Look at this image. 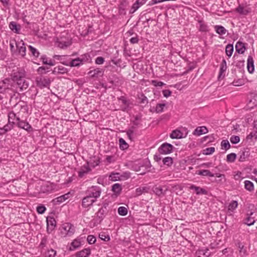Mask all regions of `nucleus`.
<instances>
[{
	"label": "nucleus",
	"instance_id": "nucleus-1",
	"mask_svg": "<svg viewBox=\"0 0 257 257\" xmlns=\"http://www.w3.org/2000/svg\"><path fill=\"white\" fill-rule=\"evenodd\" d=\"M60 233L62 236H71L75 232V226L70 223L66 222L63 223L60 228Z\"/></svg>",
	"mask_w": 257,
	"mask_h": 257
},
{
	"label": "nucleus",
	"instance_id": "nucleus-2",
	"mask_svg": "<svg viewBox=\"0 0 257 257\" xmlns=\"http://www.w3.org/2000/svg\"><path fill=\"white\" fill-rule=\"evenodd\" d=\"M85 193L92 198L95 199L96 201L97 198H99L100 196L101 189L99 186H92L87 188Z\"/></svg>",
	"mask_w": 257,
	"mask_h": 257
},
{
	"label": "nucleus",
	"instance_id": "nucleus-3",
	"mask_svg": "<svg viewBox=\"0 0 257 257\" xmlns=\"http://www.w3.org/2000/svg\"><path fill=\"white\" fill-rule=\"evenodd\" d=\"M56 43L58 47L66 49L72 44V41L69 37L62 35L60 38H57Z\"/></svg>",
	"mask_w": 257,
	"mask_h": 257
},
{
	"label": "nucleus",
	"instance_id": "nucleus-4",
	"mask_svg": "<svg viewBox=\"0 0 257 257\" xmlns=\"http://www.w3.org/2000/svg\"><path fill=\"white\" fill-rule=\"evenodd\" d=\"M257 216L255 209H251L247 211L246 217L244 219V223L248 226L253 225L255 222V218Z\"/></svg>",
	"mask_w": 257,
	"mask_h": 257
},
{
	"label": "nucleus",
	"instance_id": "nucleus-5",
	"mask_svg": "<svg viewBox=\"0 0 257 257\" xmlns=\"http://www.w3.org/2000/svg\"><path fill=\"white\" fill-rule=\"evenodd\" d=\"M36 83L37 85L40 88L49 87L51 80L49 78L43 76L37 77L36 78Z\"/></svg>",
	"mask_w": 257,
	"mask_h": 257
},
{
	"label": "nucleus",
	"instance_id": "nucleus-6",
	"mask_svg": "<svg viewBox=\"0 0 257 257\" xmlns=\"http://www.w3.org/2000/svg\"><path fill=\"white\" fill-rule=\"evenodd\" d=\"M16 121L17 122L15 123L18 127L23 129L28 132L33 131L32 126L26 120H21L20 117H17Z\"/></svg>",
	"mask_w": 257,
	"mask_h": 257
},
{
	"label": "nucleus",
	"instance_id": "nucleus-7",
	"mask_svg": "<svg viewBox=\"0 0 257 257\" xmlns=\"http://www.w3.org/2000/svg\"><path fill=\"white\" fill-rule=\"evenodd\" d=\"M173 146L169 143H165L161 145L158 149V151L161 154L166 155L172 152Z\"/></svg>",
	"mask_w": 257,
	"mask_h": 257
},
{
	"label": "nucleus",
	"instance_id": "nucleus-8",
	"mask_svg": "<svg viewBox=\"0 0 257 257\" xmlns=\"http://www.w3.org/2000/svg\"><path fill=\"white\" fill-rule=\"evenodd\" d=\"M26 72L22 68H18L16 70H14L12 74L13 80H16L20 78H25Z\"/></svg>",
	"mask_w": 257,
	"mask_h": 257
},
{
	"label": "nucleus",
	"instance_id": "nucleus-9",
	"mask_svg": "<svg viewBox=\"0 0 257 257\" xmlns=\"http://www.w3.org/2000/svg\"><path fill=\"white\" fill-rule=\"evenodd\" d=\"M15 44L16 45L17 50L18 54L22 57H24L26 55V48L25 44L22 40L15 42Z\"/></svg>",
	"mask_w": 257,
	"mask_h": 257
},
{
	"label": "nucleus",
	"instance_id": "nucleus-10",
	"mask_svg": "<svg viewBox=\"0 0 257 257\" xmlns=\"http://www.w3.org/2000/svg\"><path fill=\"white\" fill-rule=\"evenodd\" d=\"M183 131H184L185 132V134H184L182 131H181L179 130H174L170 134V138L172 139H181L185 138L187 134V133L186 132V129L183 128Z\"/></svg>",
	"mask_w": 257,
	"mask_h": 257
},
{
	"label": "nucleus",
	"instance_id": "nucleus-11",
	"mask_svg": "<svg viewBox=\"0 0 257 257\" xmlns=\"http://www.w3.org/2000/svg\"><path fill=\"white\" fill-rule=\"evenodd\" d=\"M236 12L240 15H246L250 13L251 9L247 5H239L237 8H236Z\"/></svg>",
	"mask_w": 257,
	"mask_h": 257
},
{
	"label": "nucleus",
	"instance_id": "nucleus-12",
	"mask_svg": "<svg viewBox=\"0 0 257 257\" xmlns=\"http://www.w3.org/2000/svg\"><path fill=\"white\" fill-rule=\"evenodd\" d=\"M168 190V187L166 185L155 187L153 189L154 193H155L158 196L164 195Z\"/></svg>",
	"mask_w": 257,
	"mask_h": 257
},
{
	"label": "nucleus",
	"instance_id": "nucleus-13",
	"mask_svg": "<svg viewBox=\"0 0 257 257\" xmlns=\"http://www.w3.org/2000/svg\"><path fill=\"white\" fill-rule=\"evenodd\" d=\"M95 201V199H93L86 195L82 200V206L83 207L87 208L92 205Z\"/></svg>",
	"mask_w": 257,
	"mask_h": 257
},
{
	"label": "nucleus",
	"instance_id": "nucleus-14",
	"mask_svg": "<svg viewBox=\"0 0 257 257\" xmlns=\"http://www.w3.org/2000/svg\"><path fill=\"white\" fill-rule=\"evenodd\" d=\"M47 231L51 233L55 228L56 225V221L53 217H49L47 218Z\"/></svg>",
	"mask_w": 257,
	"mask_h": 257
},
{
	"label": "nucleus",
	"instance_id": "nucleus-15",
	"mask_svg": "<svg viewBox=\"0 0 257 257\" xmlns=\"http://www.w3.org/2000/svg\"><path fill=\"white\" fill-rule=\"evenodd\" d=\"M91 249L88 247L77 251L75 255L76 257H88L91 254Z\"/></svg>",
	"mask_w": 257,
	"mask_h": 257
},
{
	"label": "nucleus",
	"instance_id": "nucleus-16",
	"mask_svg": "<svg viewBox=\"0 0 257 257\" xmlns=\"http://www.w3.org/2000/svg\"><path fill=\"white\" fill-rule=\"evenodd\" d=\"M90 171H91V169L89 167L88 163L83 165L80 168V170L78 172L79 177L82 178L84 175L87 174Z\"/></svg>",
	"mask_w": 257,
	"mask_h": 257
},
{
	"label": "nucleus",
	"instance_id": "nucleus-17",
	"mask_svg": "<svg viewBox=\"0 0 257 257\" xmlns=\"http://www.w3.org/2000/svg\"><path fill=\"white\" fill-rule=\"evenodd\" d=\"M239 157L238 161L241 162H244L250 155L249 150L248 149H246L243 151H241L239 153Z\"/></svg>",
	"mask_w": 257,
	"mask_h": 257
},
{
	"label": "nucleus",
	"instance_id": "nucleus-18",
	"mask_svg": "<svg viewBox=\"0 0 257 257\" xmlns=\"http://www.w3.org/2000/svg\"><path fill=\"white\" fill-rule=\"evenodd\" d=\"M189 188L191 190H194L197 195H201V194L206 195V194H207V191L205 189L202 188L200 187L196 186L194 185H191L190 186Z\"/></svg>",
	"mask_w": 257,
	"mask_h": 257
},
{
	"label": "nucleus",
	"instance_id": "nucleus-19",
	"mask_svg": "<svg viewBox=\"0 0 257 257\" xmlns=\"http://www.w3.org/2000/svg\"><path fill=\"white\" fill-rule=\"evenodd\" d=\"M207 132L208 130L205 126H198L194 131L193 134L195 136H199Z\"/></svg>",
	"mask_w": 257,
	"mask_h": 257
},
{
	"label": "nucleus",
	"instance_id": "nucleus-20",
	"mask_svg": "<svg viewBox=\"0 0 257 257\" xmlns=\"http://www.w3.org/2000/svg\"><path fill=\"white\" fill-rule=\"evenodd\" d=\"M14 81H17L19 87L22 90L26 89L29 86V83L26 81L24 78H20Z\"/></svg>",
	"mask_w": 257,
	"mask_h": 257
},
{
	"label": "nucleus",
	"instance_id": "nucleus-21",
	"mask_svg": "<svg viewBox=\"0 0 257 257\" xmlns=\"http://www.w3.org/2000/svg\"><path fill=\"white\" fill-rule=\"evenodd\" d=\"M246 50L245 45L243 43L238 41L235 45V50L239 54H243Z\"/></svg>",
	"mask_w": 257,
	"mask_h": 257
},
{
	"label": "nucleus",
	"instance_id": "nucleus-22",
	"mask_svg": "<svg viewBox=\"0 0 257 257\" xmlns=\"http://www.w3.org/2000/svg\"><path fill=\"white\" fill-rule=\"evenodd\" d=\"M254 61L251 56H249L247 58V68L249 73H252L254 71Z\"/></svg>",
	"mask_w": 257,
	"mask_h": 257
},
{
	"label": "nucleus",
	"instance_id": "nucleus-23",
	"mask_svg": "<svg viewBox=\"0 0 257 257\" xmlns=\"http://www.w3.org/2000/svg\"><path fill=\"white\" fill-rule=\"evenodd\" d=\"M103 71L102 69L96 68L91 70L89 72V74L93 77H97L102 75Z\"/></svg>",
	"mask_w": 257,
	"mask_h": 257
},
{
	"label": "nucleus",
	"instance_id": "nucleus-24",
	"mask_svg": "<svg viewBox=\"0 0 257 257\" xmlns=\"http://www.w3.org/2000/svg\"><path fill=\"white\" fill-rule=\"evenodd\" d=\"M118 99L121 101V103L123 104V106H121L122 110L123 111H125L127 108L130 105V102L128 100H127L125 97L123 96H121L118 98Z\"/></svg>",
	"mask_w": 257,
	"mask_h": 257
},
{
	"label": "nucleus",
	"instance_id": "nucleus-25",
	"mask_svg": "<svg viewBox=\"0 0 257 257\" xmlns=\"http://www.w3.org/2000/svg\"><path fill=\"white\" fill-rule=\"evenodd\" d=\"M210 252L208 249H199L196 252L197 257H208L210 255Z\"/></svg>",
	"mask_w": 257,
	"mask_h": 257
},
{
	"label": "nucleus",
	"instance_id": "nucleus-26",
	"mask_svg": "<svg viewBox=\"0 0 257 257\" xmlns=\"http://www.w3.org/2000/svg\"><path fill=\"white\" fill-rule=\"evenodd\" d=\"M237 245L239 248V254L241 256H244L247 254L246 248L244 247V245L240 242H238Z\"/></svg>",
	"mask_w": 257,
	"mask_h": 257
},
{
	"label": "nucleus",
	"instance_id": "nucleus-27",
	"mask_svg": "<svg viewBox=\"0 0 257 257\" xmlns=\"http://www.w3.org/2000/svg\"><path fill=\"white\" fill-rule=\"evenodd\" d=\"M108 210H105L102 208H100L96 213L97 217L99 220V222H100L105 217V215L107 214Z\"/></svg>",
	"mask_w": 257,
	"mask_h": 257
},
{
	"label": "nucleus",
	"instance_id": "nucleus-28",
	"mask_svg": "<svg viewBox=\"0 0 257 257\" xmlns=\"http://www.w3.org/2000/svg\"><path fill=\"white\" fill-rule=\"evenodd\" d=\"M136 130V127L134 125L130 127L126 132L128 138L130 140H133L135 138V133Z\"/></svg>",
	"mask_w": 257,
	"mask_h": 257
},
{
	"label": "nucleus",
	"instance_id": "nucleus-29",
	"mask_svg": "<svg viewBox=\"0 0 257 257\" xmlns=\"http://www.w3.org/2000/svg\"><path fill=\"white\" fill-rule=\"evenodd\" d=\"M81 241L79 239H74L71 243L70 250H72L79 248L81 246Z\"/></svg>",
	"mask_w": 257,
	"mask_h": 257
},
{
	"label": "nucleus",
	"instance_id": "nucleus-30",
	"mask_svg": "<svg viewBox=\"0 0 257 257\" xmlns=\"http://www.w3.org/2000/svg\"><path fill=\"white\" fill-rule=\"evenodd\" d=\"M214 29L216 32L220 35H223L226 34L227 30L222 26L216 25L214 26Z\"/></svg>",
	"mask_w": 257,
	"mask_h": 257
},
{
	"label": "nucleus",
	"instance_id": "nucleus-31",
	"mask_svg": "<svg viewBox=\"0 0 257 257\" xmlns=\"http://www.w3.org/2000/svg\"><path fill=\"white\" fill-rule=\"evenodd\" d=\"M196 174L199 175L203 176H208V177H211L214 176V174L212 173L208 170H199L198 171V172Z\"/></svg>",
	"mask_w": 257,
	"mask_h": 257
},
{
	"label": "nucleus",
	"instance_id": "nucleus-32",
	"mask_svg": "<svg viewBox=\"0 0 257 257\" xmlns=\"http://www.w3.org/2000/svg\"><path fill=\"white\" fill-rule=\"evenodd\" d=\"M227 69L226 62L225 59H223L220 66V71L219 77H221L222 74L225 72Z\"/></svg>",
	"mask_w": 257,
	"mask_h": 257
},
{
	"label": "nucleus",
	"instance_id": "nucleus-33",
	"mask_svg": "<svg viewBox=\"0 0 257 257\" xmlns=\"http://www.w3.org/2000/svg\"><path fill=\"white\" fill-rule=\"evenodd\" d=\"M122 188L119 183H115L112 186V191L116 194H119L121 191Z\"/></svg>",
	"mask_w": 257,
	"mask_h": 257
},
{
	"label": "nucleus",
	"instance_id": "nucleus-34",
	"mask_svg": "<svg viewBox=\"0 0 257 257\" xmlns=\"http://www.w3.org/2000/svg\"><path fill=\"white\" fill-rule=\"evenodd\" d=\"M15 107L21 108V109L23 110L24 111H27L28 110V106L24 101L19 102L15 105Z\"/></svg>",
	"mask_w": 257,
	"mask_h": 257
},
{
	"label": "nucleus",
	"instance_id": "nucleus-35",
	"mask_svg": "<svg viewBox=\"0 0 257 257\" xmlns=\"http://www.w3.org/2000/svg\"><path fill=\"white\" fill-rule=\"evenodd\" d=\"M67 72V69L63 66H59L54 68L53 73L64 74Z\"/></svg>",
	"mask_w": 257,
	"mask_h": 257
},
{
	"label": "nucleus",
	"instance_id": "nucleus-36",
	"mask_svg": "<svg viewBox=\"0 0 257 257\" xmlns=\"http://www.w3.org/2000/svg\"><path fill=\"white\" fill-rule=\"evenodd\" d=\"M214 176L219 178V179L216 180V182L217 183H223L226 182V178L224 174L216 173L214 174Z\"/></svg>",
	"mask_w": 257,
	"mask_h": 257
},
{
	"label": "nucleus",
	"instance_id": "nucleus-37",
	"mask_svg": "<svg viewBox=\"0 0 257 257\" xmlns=\"http://www.w3.org/2000/svg\"><path fill=\"white\" fill-rule=\"evenodd\" d=\"M233 52V46L232 44H228L225 47V53L230 57Z\"/></svg>",
	"mask_w": 257,
	"mask_h": 257
},
{
	"label": "nucleus",
	"instance_id": "nucleus-38",
	"mask_svg": "<svg viewBox=\"0 0 257 257\" xmlns=\"http://www.w3.org/2000/svg\"><path fill=\"white\" fill-rule=\"evenodd\" d=\"M82 63L80 59V58H77L75 59H73L71 61L70 63V66L71 67H76L79 66L80 65H82Z\"/></svg>",
	"mask_w": 257,
	"mask_h": 257
},
{
	"label": "nucleus",
	"instance_id": "nucleus-39",
	"mask_svg": "<svg viewBox=\"0 0 257 257\" xmlns=\"http://www.w3.org/2000/svg\"><path fill=\"white\" fill-rule=\"evenodd\" d=\"M149 190V188L148 187H140L136 189V193L138 195H140L144 193H147Z\"/></svg>",
	"mask_w": 257,
	"mask_h": 257
},
{
	"label": "nucleus",
	"instance_id": "nucleus-40",
	"mask_svg": "<svg viewBox=\"0 0 257 257\" xmlns=\"http://www.w3.org/2000/svg\"><path fill=\"white\" fill-rule=\"evenodd\" d=\"M244 186L245 188L249 191H252L253 190V184L250 181H245Z\"/></svg>",
	"mask_w": 257,
	"mask_h": 257
},
{
	"label": "nucleus",
	"instance_id": "nucleus-41",
	"mask_svg": "<svg viewBox=\"0 0 257 257\" xmlns=\"http://www.w3.org/2000/svg\"><path fill=\"white\" fill-rule=\"evenodd\" d=\"M29 50L31 52L32 55L34 57H36V58L38 57V56L39 55V52L37 50V49H36L35 48L33 47L32 46H29Z\"/></svg>",
	"mask_w": 257,
	"mask_h": 257
},
{
	"label": "nucleus",
	"instance_id": "nucleus-42",
	"mask_svg": "<svg viewBox=\"0 0 257 257\" xmlns=\"http://www.w3.org/2000/svg\"><path fill=\"white\" fill-rule=\"evenodd\" d=\"M127 209L126 207L120 206L118 208V213L121 216H125L127 214Z\"/></svg>",
	"mask_w": 257,
	"mask_h": 257
},
{
	"label": "nucleus",
	"instance_id": "nucleus-43",
	"mask_svg": "<svg viewBox=\"0 0 257 257\" xmlns=\"http://www.w3.org/2000/svg\"><path fill=\"white\" fill-rule=\"evenodd\" d=\"M163 163L164 165L170 166L173 164V159L170 157H165L163 159Z\"/></svg>",
	"mask_w": 257,
	"mask_h": 257
},
{
	"label": "nucleus",
	"instance_id": "nucleus-44",
	"mask_svg": "<svg viewBox=\"0 0 257 257\" xmlns=\"http://www.w3.org/2000/svg\"><path fill=\"white\" fill-rule=\"evenodd\" d=\"M41 59L42 60L43 63L44 64H48L50 66L54 65V63L51 60L48 61V59L45 55H43L41 57Z\"/></svg>",
	"mask_w": 257,
	"mask_h": 257
},
{
	"label": "nucleus",
	"instance_id": "nucleus-45",
	"mask_svg": "<svg viewBox=\"0 0 257 257\" xmlns=\"http://www.w3.org/2000/svg\"><path fill=\"white\" fill-rule=\"evenodd\" d=\"M236 157V155L235 153H230L227 155L226 160L228 162H234Z\"/></svg>",
	"mask_w": 257,
	"mask_h": 257
},
{
	"label": "nucleus",
	"instance_id": "nucleus-46",
	"mask_svg": "<svg viewBox=\"0 0 257 257\" xmlns=\"http://www.w3.org/2000/svg\"><path fill=\"white\" fill-rule=\"evenodd\" d=\"M82 64L84 62H89L91 60V57L88 54H85L79 57Z\"/></svg>",
	"mask_w": 257,
	"mask_h": 257
},
{
	"label": "nucleus",
	"instance_id": "nucleus-47",
	"mask_svg": "<svg viewBox=\"0 0 257 257\" xmlns=\"http://www.w3.org/2000/svg\"><path fill=\"white\" fill-rule=\"evenodd\" d=\"M65 201V195H61L54 199L53 201L55 204H59Z\"/></svg>",
	"mask_w": 257,
	"mask_h": 257
},
{
	"label": "nucleus",
	"instance_id": "nucleus-48",
	"mask_svg": "<svg viewBox=\"0 0 257 257\" xmlns=\"http://www.w3.org/2000/svg\"><path fill=\"white\" fill-rule=\"evenodd\" d=\"M166 104L164 103H158L156 107V111L157 113H161L163 111Z\"/></svg>",
	"mask_w": 257,
	"mask_h": 257
},
{
	"label": "nucleus",
	"instance_id": "nucleus-49",
	"mask_svg": "<svg viewBox=\"0 0 257 257\" xmlns=\"http://www.w3.org/2000/svg\"><path fill=\"white\" fill-rule=\"evenodd\" d=\"M237 205L238 203L236 201H232L228 206V210L232 211L237 208Z\"/></svg>",
	"mask_w": 257,
	"mask_h": 257
},
{
	"label": "nucleus",
	"instance_id": "nucleus-50",
	"mask_svg": "<svg viewBox=\"0 0 257 257\" xmlns=\"http://www.w3.org/2000/svg\"><path fill=\"white\" fill-rule=\"evenodd\" d=\"M119 143L120 148L123 150L127 149L128 147L127 144L122 138L119 139Z\"/></svg>",
	"mask_w": 257,
	"mask_h": 257
},
{
	"label": "nucleus",
	"instance_id": "nucleus-51",
	"mask_svg": "<svg viewBox=\"0 0 257 257\" xmlns=\"http://www.w3.org/2000/svg\"><path fill=\"white\" fill-rule=\"evenodd\" d=\"M18 117L16 116V114L15 113H14L13 111L10 112L8 114V121L9 122H12V121H14V120L16 118Z\"/></svg>",
	"mask_w": 257,
	"mask_h": 257
},
{
	"label": "nucleus",
	"instance_id": "nucleus-52",
	"mask_svg": "<svg viewBox=\"0 0 257 257\" xmlns=\"http://www.w3.org/2000/svg\"><path fill=\"white\" fill-rule=\"evenodd\" d=\"M14 124H15V122L14 121H12V122H9L8 121V123L6 124L4 127L7 132H8L13 128Z\"/></svg>",
	"mask_w": 257,
	"mask_h": 257
},
{
	"label": "nucleus",
	"instance_id": "nucleus-53",
	"mask_svg": "<svg viewBox=\"0 0 257 257\" xmlns=\"http://www.w3.org/2000/svg\"><path fill=\"white\" fill-rule=\"evenodd\" d=\"M221 145L222 147L224 148V149L226 151L228 150L230 147V144H229V142L228 141V140H223L221 143Z\"/></svg>",
	"mask_w": 257,
	"mask_h": 257
},
{
	"label": "nucleus",
	"instance_id": "nucleus-54",
	"mask_svg": "<svg viewBox=\"0 0 257 257\" xmlns=\"http://www.w3.org/2000/svg\"><path fill=\"white\" fill-rule=\"evenodd\" d=\"M230 142L233 144H236L239 142L240 138L237 136H232L230 138Z\"/></svg>",
	"mask_w": 257,
	"mask_h": 257
},
{
	"label": "nucleus",
	"instance_id": "nucleus-55",
	"mask_svg": "<svg viewBox=\"0 0 257 257\" xmlns=\"http://www.w3.org/2000/svg\"><path fill=\"white\" fill-rule=\"evenodd\" d=\"M151 83L153 85L156 87H161L165 85V84L164 82L162 81H158V80H152Z\"/></svg>",
	"mask_w": 257,
	"mask_h": 257
},
{
	"label": "nucleus",
	"instance_id": "nucleus-56",
	"mask_svg": "<svg viewBox=\"0 0 257 257\" xmlns=\"http://www.w3.org/2000/svg\"><path fill=\"white\" fill-rule=\"evenodd\" d=\"M9 26H10V28L12 30H13V31L15 30L16 33H18L19 30L20 29L18 28L17 25L15 22H11Z\"/></svg>",
	"mask_w": 257,
	"mask_h": 257
},
{
	"label": "nucleus",
	"instance_id": "nucleus-57",
	"mask_svg": "<svg viewBox=\"0 0 257 257\" xmlns=\"http://www.w3.org/2000/svg\"><path fill=\"white\" fill-rule=\"evenodd\" d=\"M47 243V238L46 237H44L42 238L39 247L43 249L44 248Z\"/></svg>",
	"mask_w": 257,
	"mask_h": 257
},
{
	"label": "nucleus",
	"instance_id": "nucleus-58",
	"mask_svg": "<svg viewBox=\"0 0 257 257\" xmlns=\"http://www.w3.org/2000/svg\"><path fill=\"white\" fill-rule=\"evenodd\" d=\"M46 210V208L42 205H39L37 207V211L39 214H43Z\"/></svg>",
	"mask_w": 257,
	"mask_h": 257
},
{
	"label": "nucleus",
	"instance_id": "nucleus-59",
	"mask_svg": "<svg viewBox=\"0 0 257 257\" xmlns=\"http://www.w3.org/2000/svg\"><path fill=\"white\" fill-rule=\"evenodd\" d=\"M96 238L91 235H89L87 236V240L89 244H93L96 241Z\"/></svg>",
	"mask_w": 257,
	"mask_h": 257
},
{
	"label": "nucleus",
	"instance_id": "nucleus-60",
	"mask_svg": "<svg viewBox=\"0 0 257 257\" xmlns=\"http://www.w3.org/2000/svg\"><path fill=\"white\" fill-rule=\"evenodd\" d=\"M56 254V251L54 249L49 250L47 252L45 257H55Z\"/></svg>",
	"mask_w": 257,
	"mask_h": 257
},
{
	"label": "nucleus",
	"instance_id": "nucleus-61",
	"mask_svg": "<svg viewBox=\"0 0 257 257\" xmlns=\"http://www.w3.org/2000/svg\"><path fill=\"white\" fill-rule=\"evenodd\" d=\"M205 153H204L205 155H210L212 154L215 151V148L214 147H210L206 148L205 150Z\"/></svg>",
	"mask_w": 257,
	"mask_h": 257
},
{
	"label": "nucleus",
	"instance_id": "nucleus-62",
	"mask_svg": "<svg viewBox=\"0 0 257 257\" xmlns=\"http://www.w3.org/2000/svg\"><path fill=\"white\" fill-rule=\"evenodd\" d=\"M140 1L141 0H137V2L133 5L132 8V10H133L132 12L133 13L135 12L140 7V5H139Z\"/></svg>",
	"mask_w": 257,
	"mask_h": 257
},
{
	"label": "nucleus",
	"instance_id": "nucleus-63",
	"mask_svg": "<svg viewBox=\"0 0 257 257\" xmlns=\"http://www.w3.org/2000/svg\"><path fill=\"white\" fill-rule=\"evenodd\" d=\"M99 238L104 241H108L110 237L108 235H105L104 233L99 234Z\"/></svg>",
	"mask_w": 257,
	"mask_h": 257
},
{
	"label": "nucleus",
	"instance_id": "nucleus-64",
	"mask_svg": "<svg viewBox=\"0 0 257 257\" xmlns=\"http://www.w3.org/2000/svg\"><path fill=\"white\" fill-rule=\"evenodd\" d=\"M104 62V59L102 57H98L95 59V63L97 64H102Z\"/></svg>",
	"mask_w": 257,
	"mask_h": 257
}]
</instances>
